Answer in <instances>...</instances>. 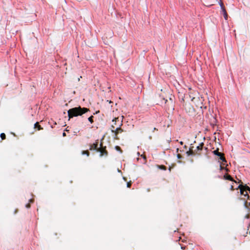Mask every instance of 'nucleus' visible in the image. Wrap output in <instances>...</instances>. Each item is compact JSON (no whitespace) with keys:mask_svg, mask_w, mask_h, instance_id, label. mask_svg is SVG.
Segmentation results:
<instances>
[{"mask_svg":"<svg viewBox=\"0 0 250 250\" xmlns=\"http://www.w3.org/2000/svg\"><path fill=\"white\" fill-rule=\"evenodd\" d=\"M89 111L86 107H82L81 106L73 107L67 111L69 120L75 117L82 116L83 114Z\"/></svg>","mask_w":250,"mask_h":250,"instance_id":"1","label":"nucleus"},{"mask_svg":"<svg viewBox=\"0 0 250 250\" xmlns=\"http://www.w3.org/2000/svg\"><path fill=\"white\" fill-rule=\"evenodd\" d=\"M240 189V194L244 195L245 197H247V200L244 202V205L246 208L248 209H250V196L248 194V191L250 193V188L247 185H239L236 189Z\"/></svg>","mask_w":250,"mask_h":250,"instance_id":"2","label":"nucleus"},{"mask_svg":"<svg viewBox=\"0 0 250 250\" xmlns=\"http://www.w3.org/2000/svg\"><path fill=\"white\" fill-rule=\"evenodd\" d=\"M98 146H99L98 142H96L95 143H93L92 145H91L90 146L89 149L90 150L94 149V150H96L97 151L100 152V156H102L104 155H106L107 154V152L106 150H105L104 152H103L102 150H99V148H101V147H102V144L101 143L100 144V147H99Z\"/></svg>","mask_w":250,"mask_h":250,"instance_id":"3","label":"nucleus"},{"mask_svg":"<svg viewBox=\"0 0 250 250\" xmlns=\"http://www.w3.org/2000/svg\"><path fill=\"white\" fill-rule=\"evenodd\" d=\"M111 127V131L112 132L115 133V136H117V134L119 132H122L123 131V129L120 126L117 127L115 129H114V127L113 125H112Z\"/></svg>","mask_w":250,"mask_h":250,"instance_id":"4","label":"nucleus"},{"mask_svg":"<svg viewBox=\"0 0 250 250\" xmlns=\"http://www.w3.org/2000/svg\"><path fill=\"white\" fill-rule=\"evenodd\" d=\"M224 179L227 180H229L230 181H233V179L231 177V176L229 174H226L224 175Z\"/></svg>","mask_w":250,"mask_h":250,"instance_id":"5","label":"nucleus"},{"mask_svg":"<svg viewBox=\"0 0 250 250\" xmlns=\"http://www.w3.org/2000/svg\"><path fill=\"white\" fill-rule=\"evenodd\" d=\"M221 12L222 13L225 20H228V16L226 9H223V10L221 11Z\"/></svg>","mask_w":250,"mask_h":250,"instance_id":"6","label":"nucleus"},{"mask_svg":"<svg viewBox=\"0 0 250 250\" xmlns=\"http://www.w3.org/2000/svg\"><path fill=\"white\" fill-rule=\"evenodd\" d=\"M29 203L25 205V207L29 208L30 207V203H32L34 202L33 199H30L29 200Z\"/></svg>","mask_w":250,"mask_h":250,"instance_id":"7","label":"nucleus"},{"mask_svg":"<svg viewBox=\"0 0 250 250\" xmlns=\"http://www.w3.org/2000/svg\"><path fill=\"white\" fill-rule=\"evenodd\" d=\"M204 145V144L203 143H201L200 144V146H198L196 147V149L198 150V151H201L202 150V148H203V146Z\"/></svg>","mask_w":250,"mask_h":250,"instance_id":"8","label":"nucleus"},{"mask_svg":"<svg viewBox=\"0 0 250 250\" xmlns=\"http://www.w3.org/2000/svg\"><path fill=\"white\" fill-rule=\"evenodd\" d=\"M213 153L218 157L221 155V153L218 151V149L215 150L213 151Z\"/></svg>","mask_w":250,"mask_h":250,"instance_id":"9","label":"nucleus"},{"mask_svg":"<svg viewBox=\"0 0 250 250\" xmlns=\"http://www.w3.org/2000/svg\"><path fill=\"white\" fill-rule=\"evenodd\" d=\"M93 118L94 117L92 115L88 118V121L91 124L93 123Z\"/></svg>","mask_w":250,"mask_h":250,"instance_id":"10","label":"nucleus"},{"mask_svg":"<svg viewBox=\"0 0 250 250\" xmlns=\"http://www.w3.org/2000/svg\"><path fill=\"white\" fill-rule=\"evenodd\" d=\"M158 168L160 169H162V170H166V167L165 166H163V165H161V166H158Z\"/></svg>","mask_w":250,"mask_h":250,"instance_id":"11","label":"nucleus"},{"mask_svg":"<svg viewBox=\"0 0 250 250\" xmlns=\"http://www.w3.org/2000/svg\"><path fill=\"white\" fill-rule=\"evenodd\" d=\"M219 5L220 6L221 11L223 10V9H225L224 4L221 1L219 2Z\"/></svg>","mask_w":250,"mask_h":250,"instance_id":"12","label":"nucleus"},{"mask_svg":"<svg viewBox=\"0 0 250 250\" xmlns=\"http://www.w3.org/2000/svg\"><path fill=\"white\" fill-rule=\"evenodd\" d=\"M219 159L223 162H226L225 158L222 156V154L219 156Z\"/></svg>","mask_w":250,"mask_h":250,"instance_id":"13","label":"nucleus"},{"mask_svg":"<svg viewBox=\"0 0 250 250\" xmlns=\"http://www.w3.org/2000/svg\"><path fill=\"white\" fill-rule=\"evenodd\" d=\"M186 154L188 156H192L194 154L193 152H191L190 150L189 151H187Z\"/></svg>","mask_w":250,"mask_h":250,"instance_id":"14","label":"nucleus"},{"mask_svg":"<svg viewBox=\"0 0 250 250\" xmlns=\"http://www.w3.org/2000/svg\"><path fill=\"white\" fill-rule=\"evenodd\" d=\"M82 155H86L87 156H88L89 155V152L88 151H83L82 152Z\"/></svg>","mask_w":250,"mask_h":250,"instance_id":"15","label":"nucleus"},{"mask_svg":"<svg viewBox=\"0 0 250 250\" xmlns=\"http://www.w3.org/2000/svg\"><path fill=\"white\" fill-rule=\"evenodd\" d=\"M0 136L2 140H4L5 139L6 136L4 133H1L0 135Z\"/></svg>","mask_w":250,"mask_h":250,"instance_id":"16","label":"nucleus"},{"mask_svg":"<svg viewBox=\"0 0 250 250\" xmlns=\"http://www.w3.org/2000/svg\"><path fill=\"white\" fill-rule=\"evenodd\" d=\"M131 185V182L130 181L129 182H127L126 184V187L127 188H130Z\"/></svg>","mask_w":250,"mask_h":250,"instance_id":"17","label":"nucleus"},{"mask_svg":"<svg viewBox=\"0 0 250 250\" xmlns=\"http://www.w3.org/2000/svg\"><path fill=\"white\" fill-rule=\"evenodd\" d=\"M115 148H116V149L117 150H118V151H121V152H122V151H121V148H120V147L119 146H115Z\"/></svg>","mask_w":250,"mask_h":250,"instance_id":"18","label":"nucleus"},{"mask_svg":"<svg viewBox=\"0 0 250 250\" xmlns=\"http://www.w3.org/2000/svg\"><path fill=\"white\" fill-rule=\"evenodd\" d=\"M37 128H38V130H39L42 129V128L40 125H38Z\"/></svg>","mask_w":250,"mask_h":250,"instance_id":"19","label":"nucleus"},{"mask_svg":"<svg viewBox=\"0 0 250 250\" xmlns=\"http://www.w3.org/2000/svg\"><path fill=\"white\" fill-rule=\"evenodd\" d=\"M177 157L178 159H181L182 158V156L180 154H177Z\"/></svg>","mask_w":250,"mask_h":250,"instance_id":"20","label":"nucleus"},{"mask_svg":"<svg viewBox=\"0 0 250 250\" xmlns=\"http://www.w3.org/2000/svg\"><path fill=\"white\" fill-rule=\"evenodd\" d=\"M38 125V122H36L35 124H34V128H37V126Z\"/></svg>","mask_w":250,"mask_h":250,"instance_id":"21","label":"nucleus"},{"mask_svg":"<svg viewBox=\"0 0 250 250\" xmlns=\"http://www.w3.org/2000/svg\"><path fill=\"white\" fill-rule=\"evenodd\" d=\"M230 189L231 190H234L233 186H232V185L230 186Z\"/></svg>","mask_w":250,"mask_h":250,"instance_id":"22","label":"nucleus"},{"mask_svg":"<svg viewBox=\"0 0 250 250\" xmlns=\"http://www.w3.org/2000/svg\"><path fill=\"white\" fill-rule=\"evenodd\" d=\"M118 119L117 118H115L114 119L112 120V122H116V120H117Z\"/></svg>","mask_w":250,"mask_h":250,"instance_id":"23","label":"nucleus"},{"mask_svg":"<svg viewBox=\"0 0 250 250\" xmlns=\"http://www.w3.org/2000/svg\"><path fill=\"white\" fill-rule=\"evenodd\" d=\"M157 130V128L156 127H154L153 129V130L152 131H154L155 130Z\"/></svg>","mask_w":250,"mask_h":250,"instance_id":"24","label":"nucleus"},{"mask_svg":"<svg viewBox=\"0 0 250 250\" xmlns=\"http://www.w3.org/2000/svg\"><path fill=\"white\" fill-rule=\"evenodd\" d=\"M220 170H222V169H223V167H222V166H221L220 165Z\"/></svg>","mask_w":250,"mask_h":250,"instance_id":"25","label":"nucleus"},{"mask_svg":"<svg viewBox=\"0 0 250 250\" xmlns=\"http://www.w3.org/2000/svg\"><path fill=\"white\" fill-rule=\"evenodd\" d=\"M141 156L143 157V158L145 159H146V157L145 156H144L143 155H141Z\"/></svg>","mask_w":250,"mask_h":250,"instance_id":"26","label":"nucleus"},{"mask_svg":"<svg viewBox=\"0 0 250 250\" xmlns=\"http://www.w3.org/2000/svg\"><path fill=\"white\" fill-rule=\"evenodd\" d=\"M180 144L182 145L183 144V142L182 141H181L180 142Z\"/></svg>","mask_w":250,"mask_h":250,"instance_id":"27","label":"nucleus"},{"mask_svg":"<svg viewBox=\"0 0 250 250\" xmlns=\"http://www.w3.org/2000/svg\"><path fill=\"white\" fill-rule=\"evenodd\" d=\"M168 170H169V171H171V167H169Z\"/></svg>","mask_w":250,"mask_h":250,"instance_id":"28","label":"nucleus"},{"mask_svg":"<svg viewBox=\"0 0 250 250\" xmlns=\"http://www.w3.org/2000/svg\"><path fill=\"white\" fill-rule=\"evenodd\" d=\"M63 136H65V133L64 132L63 133Z\"/></svg>","mask_w":250,"mask_h":250,"instance_id":"29","label":"nucleus"},{"mask_svg":"<svg viewBox=\"0 0 250 250\" xmlns=\"http://www.w3.org/2000/svg\"><path fill=\"white\" fill-rule=\"evenodd\" d=\"M149 139H151V136H149Z\"/></svg>","mask_w":250,"mask_h":250,"instance_id":"30","label":"nucleus"},{"mask_svg":"<svg viewBox=\"0 0 250 250\" xmlns=\"http://www.w3.org/2000/svg\"><path fill=\"white\" fill-rule=\"evenodd\" d=\"M137 155H138V156H139V155H140V153H139V152H137Z\"/></svg>","mask_w":250,"mask_h":250,"instance_id":"31","label":"nucleus"},{"mask_svg":"<svg viewBox=\"0 0 250 250\" xmlns=\"http://www.w3.org/2000/svg\"><path fill=\"white\" fill-rule=\"evenodd\" d=\"M184 148H187V146H186V145H185V146H184Z\"/></svg>","mask_w":250,"mask_h":250,"instance_id":"32","label":"nucleus"},{"mask_svg":"<svg viewBox=\"0 0 250 250\" xmlns=\"http://www.w3.org/2000/svg\"><path fill=\"white\" fill-rule=\"evenodd\" d=\"M123 179H124V180L126 181V179H125V177H123Z\"/></svg>","mask_w":250,"mask_h":250,"instance_id":"33","label":"nucleus"},{"mask_svg":"<svg viewBox=\"0 0 250 250\" xmlns=\"http://www.w3.org/2000/svg\"><path fill=\"white\" fill-rule=\"evenodd\" d=\"M17 209H16L15 211V213H16L17 212Z\"/></svg>","mask_w":250,"mask_h":250,"instance_id":"34","label":"nucleus"},{"mask_svg":"<svg viewBox=\"0 0 250 250\" xmlns=\"http://www.w3.org/2000/svg\"><path fill=\"white\" fill-rule=\"evenodd\" d=\"M118 171L120 172L121 171L119 169H118Z\"/></svg>","mask_w":250,"mask_h":250,"instance_id":"35","label":"nucleus"},{"mask_svg":"<svg viewBox=\"0 0 250 250\" xmlns=\"http://www.w3.org/2000/svg\"><path fill=\"white\" fill-rule=\"evenodd\" d=\"M178 150H179V148H177V152H178Z\"/></svg>","mask_w":250,"mask_h":250,"instance_id":"36","label":"nucleus"}]
</instances>
